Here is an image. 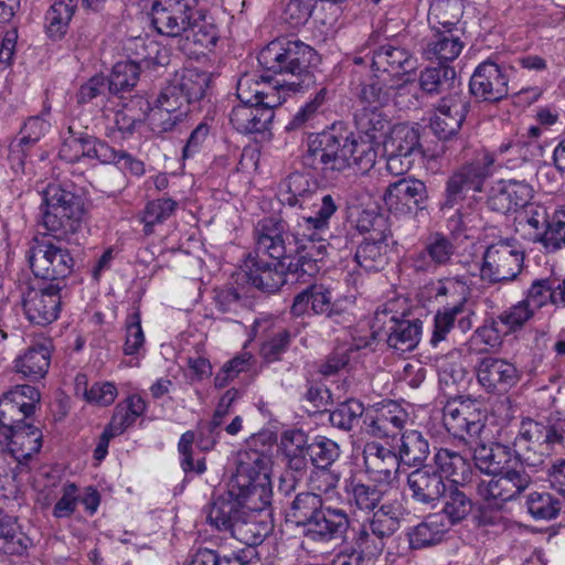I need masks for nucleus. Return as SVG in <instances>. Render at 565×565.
Returning a JSON list of instances; mask_svg holds the SVG:
<instances>
[{
	"instance_id": "nucleus-1",
	"label": "nucleus",
	"mask_w": 565,
	"mask_h": 565,
	"mask_svg": "<svg viewBox=\"0 0 565 565\" xmlns=\"http://www.w3.org/2000/svg\"><path fill=\"white\" fill-rule=\"evenodd\" d=\"M376 162L371 147L358 143L352 132L328 130L309 139L302 163L321 173L343 172L355 168L360 173L370 171Z\"/></svg>"
},
{
	"instance_id": "nucleus-2",
	"label": "nucleus",
	"mask_w": 565,
	"mask_h": 565,
	"mask_svg": "<svg viewBox=\"0 0 565 565\" xmlns=\"http://www.w3.org/2000/svg\"><path fill=\"white\" fill-rule=\"evenodd\" d=\"M315 56L316 51L302 41L278 38L260 50L257 60L266 71L295 77L296 81L288 82V89L297 93L315 83L308 70Z\"/></svg>"
},
{
	"instance_id": "nucleus-3",
	"label": "nucleus",
	"mask_w": 565,
	"mask_h": 565,
	"mask_svg": "<svg viewBox=\"0 0 565 565\" xmlns=\"http://www.w3.org/2000/svg\"><path fill=\"white\" fill-rule=\"evenodd\" d=\"M269 455L257 449L238 454L236 472L230 481V494L253 503V507H267L270 503Z\"/></svg>"
},
{
	"instance_id": "nucleus-4",
	"label": "nucleus",
	"mask_w": 565,
	"mask_h": 565,
	"mask_svg": "<svg viewBox=\"0 0 565 565\" xmlns=\"http://www.w3.org/2000/svg\"><path fill=\"white\" fill-rule=\"evenodd\" d=\"M43 226L57 242L76 233L84 216V201L70 185L51 183L43 191Z\"/></svg>"
},
{
	"instance_id": "nucleus-5",
	"label": "nucleus",
	"mask_w": 565,
	"mask_h": 565,
	"mask_svg": "<svg viewBox=\"0 0 565 565\" xmlns=\"http://www.w3.org/2000/svg\"><path fill=\"white\" fill-rule=\"evenodd\" d=\"M394 303L379 308L371 324L374 339H385L387 345L398 353L413 351L420 341L423 323L419 319L399 318Z\"/></svg>"
},
{
	"instance_id": "nucleus-6",
	"label": "nucleus",
	"mask_w": 565,
	"mask_h": 565,
	"mask_svg": "<svg viewBox=\"0 0 565 565\" xmlns=\"http://www.w3.org/2000/svg\"><path fill=\"white\" fill-rule=\"evenodd\" d=\"M524 253L509 241L489 245L482 255L480 279L489 285L513 281L521 274Z\"/></svg>"
},
{
	"instance_id": "nucleus-7",
	"label": "nucleus",
	"mask_w": 565,
	"mask_h": 565,
	"mask_svg": "<svg viewBox=\"0 0 565 565\" xmlns=\"http://www.w3.org/2000/svg\"><path fill=\"white\" fill-rule=\"evenodd\" d=\"M486 419V414L472 401H449L443 409V423L447 431L465 441L481 440Z\"/></svg>"
},
{
	"instance_id": "nucleus-8",
	"label": "nucleus",
	"mask_w": 565,
	"mask_h": 565,
	"mask_svg": "<svg viewBox=\"0 0 565 565\" xmlns=\"http://www.w3.org/2000/svg\"><path fill=\"white\" fill-rule=\"evenodd\" d=\"M29 262L36 277L60 284L74 267L70 250L51 239L39 241L30 250Z\"/></svg>"
},
{
	"instance_id": "nucleus-9",
	"label": "nucleus",
	"mask_w": 565,
	"mask_h": 565,
	"mask_svg": "<svg viewBox=\"0 0 565 565\" xmlns=\"http://www.w3.org/2000/svg\"><path fill=\"white\" fill-rule=\"evenodd\" d=\"M253 235L256 256L262 254L285 262L297 250L294 248V232L280 218L263 217L255 224Z\"/></svg>"
},
{
	"instance_id": "nucleus-10",
	"label": "nucleus",
	"mask_w": 565,
	"mask_h": 565,
	"mask_svg": "<svg viewBox=\"0 0 565 565\" xmlns=\"http://www.w3.org/2000/svg\"><path fill=\"white\" fill-rule=\"evenodd\" d=\"M493 163V154L486 152L457 169L447 181L446 204L452 206L468 191L480 192L484 181L492 174Z\"/></svg>"
},
{
	"instance_id": "nucleus-11",
	"label": "nucleus",
	"mask_w": 565,
	"mask_h": 565,
	"mask_svg": "<svg viewBox=\"0 0 565 565\" xmlns=\"http://www.w3.org/2000/svg\"><path fill=\"white\" fill-rule=\"evenodd\" d=\"M198 2L199 0H156L151 7L154 29L172 38L183 35L199 13Z\"/></svg>"
},
{
	"instance_id": "nucleus-12",
	"label": "nucleus",
	"mask_w": 565,
	"mask_h": 565,
	"mask_svg": "<svg viewBox=\"0 0 565 565\" xmlns=\"http://www.w3.org/2000/svg\"><path fill=\"white\" fill-rule=\"evenodd\" d=\"M524 462L492 475L489 480H482L477 487L479 495L486 501H495L497 505L514 500L532 482L531 476L524 469Z\"/></svg>"
},
{
	"instance_id": "nucleus-13",
	"label": "nucleus",
	"mask_w": 565,
	"mask_h": 565,
	"mask_svg": "<svg viewBox=\"0 0 565 565\" xmlns=\"http://www.w3.org/2000/svg\"><path fill=\"white\" fill-rule=\"evenodd\" d=\"M60 282L28 286L22 292V306L29 321L46 326L58 318L61 310Z\"/></svg>"
},
{
	"instance_id": "nucleus-14",
	"label": "nucleus",
	"mask_w": 565,
	"mask_h": 565,
	"mask_svg": "<svg viewBox=\"0 0 565 565\" xmlns=\"http://www.w3.org/2000/svg\"><path fill=\"white\" fill-rule=\"evenodd\" d=\"M428 190L419 179L402 178L390 183L383 201L390 212L397 215H415L427 207Z\"/></svg>"
},
{
	"instance_id": "nucleus-15",
	"label": "nucleus",
	"mask_w": 565,
	"mask_h": 565,
	"mask_svg": "<svg viewBox=\"0 0 565 565\" xmlns=\"http://www.w3.org/2000/svg\"><path fill=\"white\" fill-rule=\"evenodd\" d=\"M320 234L302 228L295 230L294 248L297 250L289 258L288 270L296 274V280H299L305 275L311 277L319 273V263L327 255V245Z\"/></svg>"
},
{
	"instance_id": "nucleus-16",
	"label": "nucleus",
	"mask_w": 565,
	"mask_h": 565,
	"mask_svg": "<svg viewBox=\"0 0 565 565\" xmlns=\"http://www.w3.org/2000/svg\"><path fill=\"white\" fill-rule=\"evenodd\" d=\"M470 108L469 97L463 90L443 96L435 106L430 128L439 139H449L462 126Z\"/></svg>"
},
{
	"instance_id": "nucleus-17",
	"label": "nucleus",
	"mask_w": 565,
	"mask_h": 565,
	"mask_svg": "<svg viewBox=\"0 0 565 565\" xmlns=\"http://www.w3.org/2000/svg\"><path fill=\"white\" fill-rule=\"evenodd\" d=\"M408 420V413L394 401L376 405L366 413L365 431L376 439L394 443Z\"/></svg>"
},
{
	"instance_id": "nucleus-18",
	"label": "nucleus",
	"mask_w": 565,
	"mask_h": 565,
	"mask_svg": "<svg viewBox=\"0 0 565 565\" xmlns=\"http://www.w3.org/2000/svg\"><path fill=\"white\" fill-rule=\"evenodd\" d=\"M469 90L481 102L498 103L509 95V77L499 64L487 60L476 67Z\"/></svg>"
},
{
	"instance_id": "nucleus-19",
	"label": "nucleus",
	"mask_w": 565,
	"mask_h": 565,
	"mask_svg": "<svg viewBox=\"0 0 565 565\" xmlns=\"http://www.w3.org/2000/svg\"><path fill=\"white\" fill-rule=\"evenodd\" d=\"M40 392L31 385H17L0 398V423L10 428L28 425L25 419L34 412Z\"/></svg>"
},
{
	"instance_id": "nucleus-20",
	"label": "nucleus",
	"mask_w": 565,
	"mask_h": 565,
	"mask_svg": "<svg viewBox=\"0 0 565 565\" xmlns=\"http://www.w3.org/2000/svg\"><path fill=\"white\" fill-rule=\"evenodd\" d=\"M455 252L454 243L446 235L433 233L423 248L409 256V266L418 274H435L440 267L451 264Z\"/></svg>"
},
{
	"instance_id": "nucleus-21",
	"label": "nucleus",
	"mask_w": 565,
	"mask_h": 565,
	"mask_svg": "<svg viewBox=\"0 0 565 565\" xmlns=\"http://www.w3.org/2000/svg\"><path fill=\"white\" fill-rule=\"evenodd\" d=\"M365 472L371 479L381 484H391L397 477L399 460L395 447L390 441L366 443L363 448Z\"/></svg>"
},
{
	"instance_id": "nucleus-22",
	"label": "nucleus",
	"mask_w": 565,
	"mask_h": 565,
	"mask_svg": "<svg viewBox=\"0 0 565 565\" xmlns=\"http://www.w3.org/2000/svg\"><path fill=\"white\" fill-rule=\"evenodd\" d=\"M533 192V186L525 180H499L489 191L487 205L492 211L505 214L527 206Z\"/></svg>"
},
{
	"instance_id": "nucleus-23",
	"label": "nucleus",
	"mask_w": 565,
	"mask_h": 565,
	"mask_svg": "<svg viewBox=\"0 0 565 565\" xmlns=\"http://www.w3.org/2000/svg\"><path fill=\"white\" fill-rule=\"evenodd\" d=\"M477 377L488 393L504 394L520 381L521 374L511 362L486 356L477 366Z\"/></svg>"
},
{
	"instance_id": "nucleus-24",
	"label": "nucleus",
	"mask_w": 565,
	"mask_h": 565,
	"mask_svg": "<svg viewBox=\"0 0 565 565\" xmlns=\"http://www.w3.org/2000/svg\"><path fill=\"white\" fill-rule=\"evenodd\" d=\"M354 125L358 143H365L371 147V152L377 153L380 145H384L393 126L391 119L383 109H371L370 107L358 108L354 113Z\"/></svg>"
},
{
	"instance_id": "nucleus-25",
	"label": "nucleus",
	"mask_w": 565,
	"mask_h": 565,
	"mask_svg": "<svg viewBox=\"0 0 565 565\" xmlns=\"http://www.w3.org/2000/svg\"><path fill=\"white\" fill-rule=\"evenodd\" d=\"M245 273L247 281L265 292H276L289 277L296 279V274L288 270V263L277 260L269 264L250 254L245 260Z\"/></svg>"
},
{
	"instance_id": "nucleus-26",
	"label": "nucleus",
	"mask_w": 565,
	"mask_h": 565,
	"mask_svg": "<svg viewBox=\"0 0 565 565\" xmlns=\"http://www.w3.org/2000/svg\"><path fill=\"white\" fill-rule=\"evenodd\" d=\"M68 134L58 151L63 160L71 163L82 158L95 159L100 163L114 160L113 147L107 142L88 135L75 134L71 127Z\"/></svg>"
},
{
	"instance_id": "nucleus-27",
	"label": "nucleus",
	"mask_w": 565,
	"mask_h": 565,
	"mask_svg": "<svg viewBox=\"0 0 565 565\" xmlns=\"http://www.w3.org/2000/svg\"><path fill=\"white\" fill-rule=\"evenodd\" d=\"M545 425L530 418L522 420L513 443V452L518 461L529 467L543 463L542 455H537L536 451L545 445Z\"/></svg>"
},
{
	"instance_id": "nucleus-28",
	"label": "nucleus",
	"mask_w": 565,
	"mask_h": 565,
	"mask_svg": "<svg viewBox=\"0 0 565 565\" xmlns=\"http://www.w3.org/2000/svg\"><path fill=\"white\" fill-rule=\"evenodd\" d=\"M349 527L350 519L344 510L322 507L303 533L312 541L330 542L343 537Z\"/></svg>"
},
{
	"instance_id": "nucleus-29",
	"label": "nucleus",
	"mask_w": 565,
	"mask_h": 565,
	"mask_svg": "<svg viewBox=\"0 0 565 565\" xmlns=\"http://www.w3.org/2000/svg\"><path fill=\"white\" fill-rule=\"evenodd\" d=\"M246 508L243 510L238 521L234 523L232 536L248 546L260 544L271 532L273 524L263 514L265 507H253V503L246 501Z\"/></svg>"
},
{
	"instance_id": "nucleus-30",
	"label": "nucleus",
	"mask_w": 565,
	"mask_h": 565,
	"mask_svg": "<svg viewBox=\"0 0 565 565\" xmlns=\"http://www.w3.org/2000/svg\"><path fill=\"white\" fill-rule=\"evenodd\" d=\"M407 484L414 500L429 504L439 500L447 490L445 480L434 466L426 465L412 471Z\"/></svg>"
},
{
	"instance_id": "nucleus-31",
	"label": "nucleus",
	"mask_w": 565,
	"mask_h": 565,
	"mask_svg": "<svg viewBox=\"0 0 565 565\" xmlns=\"http://www.w3.org/2000/svg\"><path fill=\"white\" fill-rule=\"evenodd\" d=\"M280 186L281 202L289 206H299L302 211L310 207L322 194L317 182L300 172L290 173Z\"/></svg>"
},
{
	"instance_id": "nucleus-32",
	"label": "nucleus",
	"mask_w": 565,
	"mask_h": 565,
	"mask_svg": "<svg viewBox=\"0 0 565 565\" xmlns=\"http://www.w3.org/2000/svg\"><path fill=\"white\" fill-rule=\"evenodd\" d=\"M416 62L408 50L392 44L380 46L372 55V68L379 74L403 75L414 71Z\"/></svg>"
},
{
	"instance_id": "nucleus-33",
	"label": "nucleus",
	"mask_w": 565,
	"mask_h": 565,
	"mask_svg": "<svg viewBox=\"0 0 565 565\" xmlns=\"http://www.w3.org/2000/svg\"><path fill=\"white\" fill-rule=\"evenodd\" d=\"M386 484L365 482L361 478L350 477L344 480V493L350 507L363 512L380 508L386 493Z\"/></svg>"
},
{
	"instance_id": "nucleus-34",
	"label": "nucleus",
	"mask_w": 565,
	"mask_h": 565,
	"mask_svg": "<svg viewBox=\"0 0 565 565\" xmlns=\"http://www.w3.org/2000/svg\"><path fill=\"white\" fill-rule=\"evenodd\" d=\"M435 469L445 480L455 484H465L472 476V465L468 457L449 448H439L434 455Z\"/></svg>"
},
{
	"instance_id": "nucleus-35",
	"label": "nucleus",
	"mask_w": 565,
	"mask_h": 565,
	"mask_svg": "<svg viewBox=\"0 0 565 565\" xmlns=\"http://www.w3.org/2000/svg\"><path fill=\"white\" fill-rule=\"evenodd\" d=\"M418 84L422 92L429 96H445L462 89L455 68L446 64L424 68L419 74Z\"/></svg>"
},
{
	"instance_id": "nucleus-36",
	"label": "nucleus",
	"mask_w": 565,
	"mask_h": 565,
	"mask_svg": "<svg viewBox=\"0 0 565 565\" xmlns=\"http://www.w3.org/2000/svg\"><path fill=\"white\" fill-rule=\"evenodd\" d=\"M242 503L246 500L232 497H218L206 509V522L218 531L230 532L234 531V523L239 520L243 512Z\"/></svg>"
},
{
	"instance_id": "nucleus-37",
	"label": "nucleus",
	"mask_w": 565,
	"mask_h": 565,
	"mask_svg": "<svg viewBox=\"0 0 565 565\" xmlns=\"http://www.w3.org/2000/svg\"><path fill=\"white\" fill-rule=\"evenodd\" d=\"M457 29H438L427 40L423 54L427 60H437L440 63L456 60L463 49V42L456 33Z\"/></svg>"
},
{
	"instance_id": "nucleus-38",
	"label": "nucleus",
	"mask_w": 565,
	"mask_h": 565,
	"mask_svg": "<svg viewBox=\"0 0 565 565\" xmlns=\"http://www.w3.org/2000/svg\"><path fill=\"white\" fill-rule=\"evenodd\" d=\"M392 75L374 74L360 84L358 99L361 107L383 109L392 100Z\"/></svg>"
},
{
	"instance_id": "nucleus-39",
	"label": "nucleus",
	"mask_w": 565,
	"mask_h": 565,
	"mask_svg": "<svg viewBox=\"0 0 565 565\" xmlns=\"http://www.w3.org/2000/svg\"><path fill=\"white\" fill-rule=\"evenodd\" d=\"M230 122L241 134L264 132L271 122L269 110H259L257 104H238L230 113Z\"/></svg>"
},
{
	"instance_id": "nucleus-40",
	"label": "nucleus",
	"mask_w": 565,
	"mask_h": 565,
	"mask_svg": "<svg viewBox=\"0 0 565 565\" xmlns=\"http://www.w3.org/2000/svg\"><path fill=\"white\" fill-rule=\"evenodd\" d=\"M473 312L461 310L460 307H443L437 310L434 318V330L430 342L437 345L444 341L457 322L461 332L466 333L472 328Z\"/></svg>"
},
{
	"instance_id": "nucleus-41",
	"label": "nucleus",
	"mask_w": 565,
	"mask_h": 565,
	"mask_svg": "<svg viewBox=\"0 0 565 565\" xmlns=\"http://www.w3.org/2000/svg\"><path fill=\"white\" fill-rule=\"evenodd\" d=\"M448 530V524L441 514H430L409 530L407 534L409 546L413 550H420L437 545L443 542Z\"/></svg>"
},
{
	"instance_id": "nucleus-42",
	"label": "nucleus",
	"mask_w": 565,
	"mask_h": 565,
	"mask_svg": "<svg viewBox=\"0 0 565 565\" xmlns=\"http://www.w3.org/2000/svg\"><path fill=\"white\" fill-rule=\"evenodd\" d=\"M473 460L480 471L492 476L511 466L512 448L500 443H479L473 451Z\"/></svg>"
},
{
	"instance_id": "nucleus-43",
	"label": "nucleus",
	"mask_w": 565,
	"mask_h": 565,
	"mask_svg": "<svg viewBox=\"0 0 565 565\" xmlns=\"http://www.w3.org/2000/svg\"><path fill=\"white\" fill-rule=\"evenodd\" d=\"M51 364L49 343H38L30 347L14 361L15 371L30 380H40L47 373Z\"/></svg>"
},
{
	"instance_id": "nucleus-44",
	"label": "nucleus",
	"mask_w": 565,
	"mask_h": 565,
	"mask_svg": "<svg viewBox=\"0 0 565 565\" xmlns=\"http://www.w3.org/2000/svg\"><path fill=\"white\" fill-rule=\"evenodd\" d=\"M7 450L19 463L28 462L42 447L41 431L28 424L12 429Z\"/></svg>"
},
{
	"instance_id": "nucleus-45",
	"label": "nucleus",
	"mask_w": 565,
	"mask_h": 565,
	"mask_svg": "<svg viewBox=\"0 0 565 565\" xmlns=\"http://www.w3.org/2000/svg\"><path fill=\"white\" fill-rule=\"evenodd\" d=\"M470 290L465 276H446L437 280L434 287L435 299L443 307H460L461 310H470L467 301Z\"/></svg>"
},
{
	"instance_id": "nucleus-46",
	"label": "nucleus",
	"mask_w": 565,
	"mask_h": 565,
	"mask_svg": "<svg viewBox=\"0 0 565 565\" xmlns=\"http://www.w3.org/2000/svg\"><path fill=\"white\" fill-rule=\"evenodd\" d=\"M397 458L408 467L420 466L430 454L429 440L419 430L404 431L399 437Z\"/></svg>"
},
{
	"instance_id": "nucleus-47",
	"label": "nucleus",
	"mask_w": 565,
	"mask_h": 565,
	"mask_svg": "<svg viewBox=\"0 0 565 565\" xmlns=\"http://www.w3.org/2000/svg\"><path fill=\"white\" fill-rule=\"evenodd\" d=\"M173 84L182 92L189 104L201 100L211 83V74L199 68H183L174 73Z\"/></svg>"
},
{
	"instance_id": "nucleus-48",
	"label": "nucleus",
	"mask_w": 565,
	"mask_h": 565,
	"mask_svg": "<svg viewBox=\"0 0 565 565\" xmlns=\"http://www.w3.org/2000/svg\"><path fill=\"white\" fill-rule=\"evenodd\" d=\"M183 35L184 43L181 49L188 54L198 53L203 49L211 50L216 45L218 40L216 26L201 19V14L199 13Z\"/></svg>"
},
{
	"instance_id": "nucleus-49",
	"label": "nucleus",
	"mask_w": 565,
	"mask_h": 565,
	"mask_svg": "<svg viewBox=\"0 0 565 565\" xmlns=\"http://www.w3.org/2000/svg\"><path fill=\"white\" fill-rule=\"evenodd\" d=\"M30 544V539L21 531L17 520L0 511V553L22 555Z\"/></svg>"
},
{
	"instance_id": "nucleus-50",
	"label": "nucleus",
	"mask_w": 565,
	"mask_h": 565,
	"mask_svg": "<svg viewBox=\"0 0 565 565\" xmlns=\"http://www.w3.org/2000/svg\"><path fill=\"white\" fill-rule=\"evenodd\" d=\"M388 245L384 238L370 237L356 247L354 259L365 271H379L387 264Z\"/></svg>"
},
{
	"instance_id": "nucleus-51",
	"label": "nucleus",
	"mask_w": 565,
	"mask_h": 565,
	"mask_svg": "<svg viewBox=\"0 0 565 565\" xmlns=\"http://www.w3.org/2000/svg\"><path fill=\"white\" fill-rule=\"evenodd\" d=\"M78 0H55L45 13V29L53 40H61L67 32Z\"/></svg>"
},
{
	"instance_id": "nucleus-52",
	"label": "nucleus",
	"mask_w": 565,
	"mask_h": 565,
	"mask_svg": "<svg viewBox=\"0 0 565 565\" xmlns=\"http://www.w3.org/2000/svg\"><path fill=\"white\" fill-rule=\"evenodd\" d=\"M338 206L330 194H320V199L316 201L306 211L309 214L301 215L296 228L315 231V233H322L328 230L329 220L335 213Z\"/></svg>"
},
{
	"instance_id": "nucleus-53",
	"label": "nucleus",
	"mask_w": 565,
	"mask_h": 565,
	"mask_svg": "<svg viewBox=\"0 0 565 565\" xmlns=\"http://www.w3.org/2000/svg\"><path fill=\"white\" fill-rule=\"evenodd\" d=\"M535 315V310L524 300H520L497 318L491 320V330L497 333L509 334L521 330Z\"/></svg>"
},
{
	"instance_id": "nucleus-54",
	"label": "nucleus",
	"mask_w": 565,
	"mask_h": 565,
	"mask_svg": "<svg viewBox=\"0 0 565 565\" xmlns=\"http://www.w3.org/2000/svg\"><path fill=\"white\" fill-rule=\"evenodd\" d=\"M463 14L461 0H434L428 11V23L433 30L456 29Z\"/></svg>"
},
{
	"instance_id": "nucleus-55",
	"label": "nucleus",
	"mask_w": 565,
	"mask_h": 565,
	"mask_svg": "<svg viewBox=\"0 0 565 565\" xmlns=\"http://www.w3.org/2000/svg\"><path fill=\"white\" fill-rule=\"evenodd\" d=\"M383 147L386 153L398 152L412 157L420 150L419 132L416 128L404 124L393 126Z\"/></svg>"
},
{
	"instance_id": "nucleus-56",
	"label": "nucleus",
	"mask_w": 565,
	"mask_h": 565,
	"mask_svg": "<svg viewBox=\"0 0 565 565\" xmlns=\"http://www.w3.org/2000/svg\"><path fill=\"white\" fill-rule=\"evenodd\" d=\"M530 515L537 521L555 520L563 509L562 500L547 491H533L526 497Z\"/></svg>"
},
{
	"instance_id": "nucleus-57",
	"label": "nucleus",
	"mask_w": 565,
	"mask_h": 565,
	"mask_svg": "<svg viewBox=\"0 0 565 565\" xmlns=\"http://www.w3.org/2000/svg\"><path fill=\"white\" fill-rule=\"evenodd\" d=\"M331 92L327 87H321L312 99L301 106L286 125L287 131L302 130L316 120L323 111L324 104L330 99Z\"/></svg>"
},
{
	"instance_id": "nucleus-58",
	"label": "nucleus",
	"mask_w": 565,
	"mask_h": 565,
	"mask_svg": "<svg viewBox=\"0 0 565 565\" xmlns=\"http://www.w3.org/2000/svg\"><path fill=\"white\" fill-rule=\"evenodd\" d=\"M322 507L323 501L320 494L316 492H301L294 499L289 516L297 525H302L306 530Z\"/></svg>"
},
{
	"instance_id": "nucleus-59",
	"label": "nucleus",
	"mask_w": 565,
	"mask_h": 565,
	"mask_svg": "<svg viewBox=\"0 0 565 565\" xmlns=\"http://www.w3.org/2000/svg\"><path fill=\"white\" fill-rule=\"evenodd\" d=\"M445 503L441 510L443 518H447L448 529L465 520L472 511V500L457 487H450L444 494Z\"/></svg>"
},
{
	"instance_id": "nucleus-60",
	"label": "nucleus",
	"mask_w": 565,
	"mask_h": 565,
	"mask_svg": "<svg viewBox=\"0 0 565 565\" xmlns=\"http://www.w3.org/2000/svg\"><path fill=\"white\" fill-rule=\"evenodd\" d=\"M139 65L132 61H122L114 65L109 78H107L108 93L120 95L136 86L139 79Z\"/></svg>"
},
{
	"instance_id": "nucleus-61",
	"label": "nucleus",
	"mask_w": 565,
	"mask_h": 565,
	"mask_svg": "<svg viewBox=\"0 0 565 565\" xmlns=\"http://www.w3.org/2000/svg\"><path fill=\"white\" fill-rule=\"evenodd\" d=\"M558 280L547 277L535 279L526 291L524 300L536 311L547 303L558 306Z\"/></svg>"
},
{
	"instance_id": "nucleus-62",
	"label": "nucleus",
	"mask_w": 565,
	"mask_h": 565,
	"mask_svg": "<svg viewBox=\"0 0 565 565\" xmlns=\"http://www.w3.org/2000/svg\"><path fill=\"white\" fill-rule=\"evenodd\" d=\"M373 516L367 525L377 537L392 536L399 529V510L392 504H381L377 510L372 511Z\"/></svg>"
},
{
	"instance_id": "nucleus-63",
	"label": "nucleus",
	"mask_w": 565,
	"mask_h": 565,
	"mask_svg": "<svg viewBox=\"0 0 565 565\" xmlns=\"http://www.w3.org/2000/svg\"><path fill=\"white\" fill-rule=\"evenodd\" d=\"M364 411V405L360 401L349 398L330 412L329 420L333 427L350 431L359 424Z\"/></svg>"
},
{
	"instance_id": "nucleus-64",
	"label": "nucleus",
	"mask_w": 565,
	"mask_h": 565,
	"mask_svg": "<svg viewBox=\"0 0 565 565\" xmlns=\"http://www.w3.org/2000/svg\"><path fill=\"white\" fill-rule=\"evenodd\" d=\"M177 206V201L169 198H161L148 202L145 206L141 218L142 223L145 224V234H151L152 227L168 220L173 214Z\"/></svg>"
}]
</instances>
